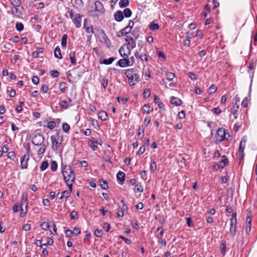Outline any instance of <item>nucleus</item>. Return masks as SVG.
Segmentation results:
<instances>
[{
    "label": "nucleus",
    "instance_id": "2",
    "mask_svg": "<svg viewBox=\"0 0 257 257\" xmlns=\"http://www.w3.org/2000/svg\"><path fill=\"white\" fill-rule=\"evenodd\" d=\"M61 169L65 181L69 180L70 177H72V180H74L75 173L70 166L67 165L61 162Z\"/></svg>",
    "mask_w": 257,
    "mask_h": 257
},
{
    "label": "nucleus",
    "instance_id": "53",
    "mask_svg": "<svg viewBox=\"0 0 257 257\" xmlns=\"http://www.w3.org/2000/svg\"><path fill=\"white\" fill-rule=\"evenodd\" d=\"M139 29L137 28H135L134 30L133 31L132 34L133 35L134 37H135V39H137L139 37Z\"/></svg>",
    "mask_w": 257,
    "mask_h": 257
},
{
    "label": "nucleus",
    "instance_id": "31",
    "mask_svg": "<svg viewBox=\"0 0 257 257\" xmlns=\"http://www.w3.org/2000/svg\"><path fill=\"white\" fill-rule=\"evenodd\" d=\"M150 169L151 172L152 173H154L156 171L157 169V166L156 162L154 160L151 161L150 163Z\"/></svg>",
    "mask_w": 257,
    "mask_h": 257
},
{
    "label": "nucleus",
    "instance_id": "34",
    "mask_svg": "<svg viewBox=\"0 0 257 257\" xmlns=\"http://www.w3.org/2000/svg\"><path fill=\"white\" fill-rule=\"evenodd\" d=\"M60 106L65 109H67L69 106H71L72 105H70L69 102L66 100H62L59 103Z\"/></svg>",
    "mask_w": 257,
    "mask_h": 257
},
{
    "label": "nucleus",
    "instance_id": "3",
    "mask_svg": "<svg viewBox=\"0 0 257 257\" xmlns=\"http://www.w3.org/2000/svg\"><path fill=\"white\" fill-rule=\"evenodd\" d=\"M96 34H95V36H100V42L104 43L108 47L111 45V42L106 35L104 31L102 29L96 28Z\"/></svg>",
    "mask_w": 257,
    "mask_h": 257
},
{
    "label": "nucleus",
    "instance_id": "39",
    "mask_svg": "<svg viewBox=\"0 0 257 257\" xmlns=\"http://www.w3.org/2000/svg\"><path fill=\"white\" fill-rule=\"evenodd\" d=\"M51 170L53 172H55L57 170V163L55 161H51L50 164Z\"/></svg>",
    "mask_w": 257,
    "mask_h": 257
},
{
    "label": "nucleus",
    "instance_id": "60",
    "mask_svg": "<svg viewBox=\"0 0 257 257\" xmlns=\"http://www.w3.org/2000/svg\"><path fill=\"white\" fill-rule=\"evenodd\" d=\"M66 236L67 237H70L74 235V232L70 229H67L65 231Z\"/></svg>",
    "mask_w": 257,
    "mask_h": 257
},
{
    "label": "nucleus",
    "instance_id": "52",
    "mask_svg": "<svg viewBox=\"0 0 257 257\" xmlns=\"http://www.w3.org/2000/svg\"><path fill=\"white\" fill-rule=\"evenodd\" d=\"M24 147L26 150V153L25 155H29L30 154V146L29 143L24 144Z\"/></svg>",
    "mask_w": 257,
    "mask_h": 257
},
{
    "label": "nucleus",
    "instance_id": "58",
    "mask_svg": "<svg viewBox=\"0 0 257 257\" xmlns=\"http://www.w3.org/2000/svg\"><path fill=\"white\" fill-rule=\"evenodd\" d=\"M119 238L122 239L127 244H131L132 243L131 239L125 238L122 235H119Z\"/></svg>",
    "mask_w": 257,
    "mask_h": 257
},
{
    "label": "nucleus",
    "instance_id": "6",
    "mask_svg": "<svg viewBox=\"0 0 257 257\" xmlns=\"http://www.w3.org/2000/svg\"><path fill=\"white\" fill-rule=\"evenodd\" d=\"M32 144L35 146H39L44 144V138L40 133H37L32 138Z\"/></svg>",
    "mask_w": 257,
    "mask_h": 257
},
{
    "label": "nucleus",
    "instance_id": "50",
    "mask_svg": "<svg viewBox=\"0 0 257 257\" xmlns=\"http://www.w3.org/2000/svg\"><path fill=\"white\" fill-rule=\"evenodd\" d=\"M90 142L91 144L90 145V147H91V148H92V150L94 151L97 150L98 147L96 145L98 143V141H91Z\"/></svg>",
    "mask_w": 257,
    "mask_h": 257
},
{
    "label": "nucleus",
    "instance_id": "38",
    "mask_svg": "<svg viewBox=\"0 0 257 257\" xmlns=\"http://www.w3.org/2000/svg\"><path fill=\"white\" fill-rule=\"evenodd\" d=\"M62 130L66 133H68L70 130V125L67 122H63L62 125Z\"/></svg>",
    "mask_w": 257,
    "mask_h": 257
},
{
    "label": "nucleus",
    "instance_id": "59",
    "mask_svg": "<svg viewBox=\"0 0 257 257\" xmlns=\"http://www.w3.org/2000/svg\"><path fill=\"white\" fill-rule=\"evenodd\" d=\"M49 89L48 86L46 84H44L41 88V91L43 93H46Z\"/></svg>",
    "mask_w": 257,
    "mask_h": 257
},
{
    "label": "nucleus",
    "instance_id": "47",
    "mask_svg": "<svg viewBox=\"0 0 257 257\" xmlns=\"http://www.w3.org/2000/svg\"><path fill=\"white\" fill-rule=\"evenodd\" d=\"M7 157L11 160L14 161L16 158V154L14 151H11L8 153Z\"/></svg>",
    "mask_w": 257,
    "mask_h": 257
},
{
    "label": "nucleus",
    "instance_id": "14",
    "mask_svg": "<svg viewBox=\"0 0 257 257\" xmlns=\"http://www.w3.org/2000/svg\"><path fill=\"white\" fill-rule=\"evenodd\" d=\"M251 219L249 215H248L246 218L245 232L249 234L251 231Z\"/></svg>",
    "mask_w": 257,
    "mask_h": 257
},
{
    "label": "nucleus",
    "instance_id": "18",
    "mask_svg": "<svg viewBox=\"0 0 257 257\" xmlns=\"http://www.w3.org/2000/svg\"><path fill=\"white\" fill-rule=\"evenodd\" d=\"M239 108V105L237 104V102H236L235 105L231 108V112L235 119H237L238 117V111Z\"/></svg>",
    "mask_w": 257,
    "mask_h": 257
},
{
    "label": "nucleus",
    "instance_id": "41",
    "mask_svg": "<svg viewBox=\"0 0 257 257\" xmlns=\"http://www.w3.org/2000/svg\"><path fill=\"white\" fill-rule=\"evenodd\" d=\"M67 36L66 34H64L62 36L61 40V45L63 48H66L67 44Z\"/></svg>",
    "mask_w": 257,
    "mask_h": 257
},
{
    "label": "nucleus",
    "instance_id": "43",
    "mask_svg": "<svg viewBox=\"0 0 257 257\" xmlns=\"http://www.w3.org/2000/svg\"><path fill=\"white\" fill-rule=\"evenodd\" d=\"M143 190V187L141 185V183H138L136 185V188L134 191L137 192H142Z\"/></svg>",
    "mask_w": 257,
    "mask_h": 257
},
{
    "label": "nucleus",
    "instance_id": "15",
    "mask_svg": "<svg viewBox=\"0 0 257 257\" xmlns=\"http://www.w3.org/2000/svg\"><path fill=\"white\" fill-rule=\"evenodd\" d=\"M255 69V65L253 62L250 63L248 66L247 72L249 74H250V85L252 84V79L253 77L254 74V70Z\"/></svg>",
    "mask_w": 257,
    "mask_h": 257
},
{
    "label": "nucleus",
    "instance_id": "32",
    "mask_svg": "<svg viewBox=\"0 0 257 257\" xmlns=\"http://www.w3.org/2000/svg\"><path fill=\"white\" fill-rule=\"evenodd\" d=\"M56 126V123L55 121H50L47 122V124L44 125L45 127H47L50 130H53Z\"/></svg>",
    "mask_w": 257,
    "mask_h": 257
},
{
    "label": "nucleus",
    "instance_id": "37",
    "mask_svg": "<svg viewBox=\"0 0 257 257\" xmlns=\"http://www.w3.org/2000/svg\"><path fill=\"white\" fill-rule=\"evenodd\" d=\"M71 178L72 177H70V178H69V180L65 181L70 190V192H72V190L73 183L74 182V181L72 180Z\"/></svg>",
    "mask_w": 257,
    "mask_h": 257
},
{
    "label": "nucleus",
    "instance_id": "17",
    "mask_svg": "<svg viewBox=\"0 0 257 257\" xmlns=\"http://www.w3.org/2000/svg\"><path fill=\"white\" fill-rule=\"evenodd\" d=\"M114 18L117 22L122 21L124 18L122 12L120 11H117L114 13Z\"/></svg>",
    "mask_w": 257,
    "mask_h": 257
},
{
    "label": "nucleus",
    "instance_id": "54",
    "mask_svg": "<svg viewBox=\"0 0 257 257\" xmlns=\"http://www.w3.org/2000/svg\"><path fill=\"white\" fill-rule=\"evenodd\" d=\"M50 73L51 76L54 78L58 77L59 75V72L56 70H52Z\"/></svg>",
    "mask_w": 257,
    "mask_h": 257
},
{
    "label": "nucleus",
    "instance_id": "40",
    "mask_svg": "<svg viewBox=\"0 0 257 257\" xmlns=\"http://www.w3.org/2000/svg\"><path fill=\"white\" fill-rule=\"evenodd\" d=\"M99 184L103 190H106L108 188L107 182L104 180H100L99 181Z\"/></svg>",
    "mask_w": 257,
    "mask_h": 257
},
{
    "label": "nucleus",
    "instance_id": "57",
    "mask_svg": "<svg viewBox=\"0 0 257 257\" xmlns=\"http://www.w3.org/2000/svg\"><path fill=\"white\" fill-rule=\"evenodd\" d=\"M103 232L102 230L96 229L94 231V234L98 237H100L103 235Z\"/></svg>",
    "mask_w": 257,
    "mask_h": 257
},
{
    "label": "nucleus",
    "instance_id": "1",
    "mask_svg": "<svg viewBox=\"0 0 257 257\" xmlns=\"http://www.w3.org/2000/svg\"><path fill=\"white\" fill-rule=\"evenodd\" d=\"M129 84L132 86L136 84L140 81V76L136 72V70L133 68H130L124 70Z\"/></svg>",
    "mask_w": 257,
    "mask_h": 257
},
{
    "label": "nucleus",
    "instance_id": "23",
    "mask_svg": "<svg viewBox=\"0 0 257 257\" xmlns=\"http://www.w3.org/2000/svg\"><path fill=\"white\" fill-rule=\"evenodd\" d=\"M28 205V199L27 194L25 192H23L22 195V201L20 203L21 206L24 205Z\"/></svg>",
    "mask_w": 257,
    "mask_h": 257
},
{
    "label": "nucleus",
    "instance_id": "13",
    "mask_svg": "<svg viewBox=\"0 0 257 257\" xmlns=\"http://www.w3.org/2000/svg\"><path fill=\"white\" fill-rule=\"evenodd\" d=\"M94 5L95 12H98L101 14L104 13L105 9L100 2L96 1L94 3Z\"/></svg>",
    "mask_w": 257,
    "mask_h": 257
},
{
    "label": "nucleus",
    "instance_id": "48",
    "mask_svg": "<svg viewBox=\"0 0 257 257\" xmlns=\"http://www.w3.org/2000/svg\"><path fill=\"white\" fill-rule=\"evenodd\" d=\"M11 2L13 6L20 7L22 4L21 0H11Z\"/></svg>",
    "mask_w": 257,
    "mask_h": 257
},
{
    "label": "nucleus",
    "instance_id": "61",
    "mask_svg": "<svg viewBox=\"0 0 257 257\" xmlns=\"http://www.w3.org/2000/svg\"><path fill=\"white\" fill-rule=\"evenodd\" d=\"M108 80L106 78H103L101 81V85L104 87L105 89L108 85Z\"/></svg>",
    "mask_w": 257,
    "mask_h": 257
},
{
    "label": "nucleus",
    "instance_id": "30",
    "mask_svg": "<svg viewBox=\"0 0 257 257\" xmlns=\"http://www.w3.org/2000/svg\"><path fill=\"white\" fill-rule=\"evenodd\" d=\"M38 146H40V148L38 150L37 153L39 155H41L44 153L47 147V145L44 143L41 145H39Z\"/></svg>",
    "mask_w": 257,
    "mask_h": 257
},
{
    "label": "nucleus",
    "instance_id": "46",
    "mask_svg": "<svg viewBox=\"0 0 257 257\" xmlns=\"http://www.w3.org/2000/svg\"><path fill=\"white\" fill-rule=\"evenodd\" d=\"M40 226L42 229L47 230L50 226V224L48 222H43L40 224Z\"/></svg>",
    "mask_w": 257,
    "mask_h": 257
},
{
    "label": "nucleus",
    "instance_id": "64",
    "mask_svg": "<svg viewBox=\"0 0 257 257\" xmlns=\"http://www.w3.org/2000/svg\"><path fill=\"white\" fill-rule=\"evenodd\" d=\"M248 99L247 97H245L241 103V105L242 106L244 107H247L248 106Z\"/></svg>",
    "mask_w": 257,
    "mask_h": 257
},
{
    "label": "nucleus",
    "instance_id": "8",
    "mask_svg": "<svg viewBox=\"0 0 257 257\" xmlns=\"http://www.w3.org/2000/svg\"><path fill=\"white\" fill-rule=\"evenodd\" d=\"M120 55L122 57H128L131 54V50L128 46L122 45L118 50Z\"/></svg>",
    "mask_w": 257,
    "mask_h": 257
},
{
    "label": "nucleus",
    "instance_id": "4",
    "mask_svg": "<svg viewBox=\"0 0 257 257\" xmlns=\"http://www.w3.org/2000/svg\"><path fill=\"white\" fill-rule=\"evenodd\" d=\"M236 215V212H233L230 219L229 232L232 237H234L236 234V226L237 223Z\"/></svg>",
    "mask_w": 257,
    "mask_h": 257
},
{
    "label": "nucleus",
    "instance_id": "5",
    "mask_svg": "<svg viewBox=\"0 0 257 257\" xmlns=\"http://www.w3.org/2000/svg\"><path fill=\"white\" fill-rule=\"evenodd\" d=\"M247 141L246 137L243 136L240 142L238 152L236 153V155L238 158V159L240 161L242 160L244 156V150L245 148V144Z\"/></svg>",
    "mask_w": 257,
    "mask_h": 257
},
{
    "label": "nucleus",
    "instance_id": "11",
    "mask_svg": "<svg viewBox=\"0 0 257 257\" xmlns=\"http://www.w3.org/2000/svg\"><path fill=\"white\" fill-rule=\"evenodd\" d=\"M123 59H119L116 65L121 68L131 66V64L129 61L128 57H123Z\"/></svg>",
    "mask_w": 257,
    "mask_h": 257
},
{
    "label": "nucleus",
    "instance_id": "51",
    "mask_svg": "<svg viewBox=\"0 0 257 257\" xmlns=\"http://www.w3.org/2000/svg\"><path fill=\"white\" fill-rule=\"evenodd\" d=\"M151 94V91L148 88H146L143 93L144 98H148L149 97Z\"/></svg>",
    "mask_w": 257,
    "mask_h": 257
},
{
    "label": "nucleus",
    "instance_id": "9",
    "mask_svg": "<svg viewBox=\"0 0 257 257\" xmlns=\"http://www.w3.org/2000/svg\"><path fill=\"white\" fill-rule=\"evenodd\" d=\"M30 159V155H24L21 158V168L22 169H27L28 167V162Z\"/></svg>",
    "mask_w": 257,
    "mask_h": 257
},
{
    "label": "nucleus",
    "instance_id": "16",
    "mask_svg": "<svg viewBox=\"0 0 257 257\" xmlns=\"http://www.w3.org/2000/svg\"><path fill=\"white\" fill-rule=\"evenodd\" d=\"M83 27L86 30V32L87 34H95L94 31L93 26V25H90L88 26L87 24V20L85 19L84 21Z\"/></svg>",
    "mask_w": 257,
    "mask_h": 257
},
{
    "label": "nucleus",
    "instance_id": "63",
    "mask_svg": "<svg viewBox=\"0 0 257 257\" xmlns=\"http://www.w3.org/2000/svg\"><path fill=\"white\" fill-rule=\"evenodd\" d=\"M67 77L68 81L70 83H73L74 82V80H73V77L71 73H68L67 74Z\"/></svg>",
    "mask_w": 257,
    "mask_h": 257
},
{
    "label": "nucleus",
    "instance_id": "55",
    "mask_svg": "<svg viewBox=\"0 0 257 257\" xmlns=\"http://www.w3.org/2000/svg\"><path fill=\"white\" fill-rule=\"evenodd\" d=\"M121 203H122V205L120 206L119 207L121 208L122 211H127L128 210L127 205L124 203V200H121Z\"/></svg>",
    "mask_w": 257,
    "mask_h": 257
},
{
    "label": "nucleus",
    "instance_id": "21",
    "mask_svg": "<svg viewBox=\"0 0 257 257\" xmlns=\"http://www.w3.org/2000/svg\"><path fill=\"white\" fill-rule=\"evenodd\" d=\"M19 7H20L13 6L11 8L12 14L13 16L18 17L21 14V12L19 9Z\"/></svg>",
    "mask_w": 257,
    "mask_h": 257
},
{
    "label": "nucleus",
    "instance_id": "25",
    "mask_svg": "<svg viewBox=\"0 0 257 257\" xmlns=\"http://www.w3.org/2000/svg\"><path fill=\"white\" fill-rule=\"evenodd\" d=\"M107 114L106 111L101 110L98 114V118L102 120H105L107 119Z\"/></svg>",
    "mask_w": 257,
    "mask_h": 257
},
{
    "label": "nucleus",
    "instance_id": "28",
    "mask_svg": "<svg viewBox=\"0 0 257 257\" xmlns=\"http://www.w3.org/2000/svg\"><path fill=\"white\" fill-rule=\"evenodd\" d=\"M115 60V58L113 57H110L108 59H103L102 61H100L101 64H103L106 65H110Z\"/></svg>",
    "mask_w": 257,
    "mask_h": 257
},
{
    "label": "nucleus",
    "instance_id": "62",
    "mask_svg": "<svg viewBox=\"0 0 257 257\" xmlns=\"http://www.w3.org/2000/svg\"><path fill=\"white\" fill-rule=\"evenodd\" d=\"M128 44V46L130 49H133L136 47V41L135 40H134L132 41H129V42L127 43Z\"/></svg>",
    "mask_w": 257,
    "mask_h": 257
},
{
    "label": "nucleus",
    "instance_id": "35",
    "mask_svg": "<svg viewBox=\"0 0 257 257\" xmlns=\"http://www.w3.org/2000/svg\"><path fill=\"white\" fill-rule=\"evenodd\" d=\"M129 5L128 0H120L119 2V7L121 8L126 7Z\"/></svg>",
    "mask_w": 257,
    "mask_h": 257
},
{
    "label": "nucleus",
    "instance_id": "33",
    "mask_svg": "<svg viewBox=\"0 0 257 257\" xmlns=\"http://www.w3.org/2000/svg\"><path fill=\"white\" fill-rule=\"evenodd\" d=\"M221 252L223 255H225L226 252V241L225 240H222L221 241Z\"/></svg>",
    "mask_w": 257,
    "mask_h": 257
},
{
    "label": "nucleus",
    "instance_id": "36",
    "mask_svg": "<svg viewBox=\"0 0 257 257\" xmlns=\"http://www.w3.org/2000/svg\"><path fill=\"white\" fill-rule=\"evenodd\" d=\"M125 18H130L132 14V11L129 8H125L123 10V13Z\"/></svg>",
    "mask_w": 257,
    "mask_h": 257
},
{
    "label": "nucleus",
    "instance_id": "19",
    "mask_svg": "<svg viewBox=\"0 0 257 257\" xmlns=\"http://www.w3.org/2000/svg\"><path fill=\"white\" fill-rule=\"evenodd\" d=\"M150 30L152 31H156L159 29L160 26L159 25L156 23V21L154 20L152 21L149 25L148 26Z\"/></svg>",
    "mask_w": 257,
    "mask_h": 257
},
{
    "label": "nucleus",
    "instance_id": "7",
    "mask_svg": "<svg viewBox=\"0 0 257 257\" xmlns=\"http://www.w3.org/2000/svg\"><path fill=\"white\" fill-rule=\"evenodd\" d=\"M62 137H61V138L60 139L59 137H58L57 140L55 136L53 135L51 136V140L52 144V148L54 151H56L58 149V147L62 142Z\"/></svg>",
    "mask_w": 257,
    "mask_h": 257
},
{
    "label": "nucleus",
    "instance_id": "10",
    "mask_svg": "<svg viewBox=\"0 0 257 257\" xmlns=\"http://www.w3.org/2000/svg\"><path fill=\"white\" fill-rule=\"evenodd\" d=\"M225 130L223 128H219L217 131L215 139L216 141L221 142L225 139Z\"/></svg>",
    "mask_w": 257,
    "mask_h": 257
},
{
    "label": "nucleus",
    "instance_id": "26",
    "mask_svg": "<svg viewBox=\"0 0 257 257\" xmlns=\"http://www.w3.org/2000/svg\"><path fill=\"white\" fill-rule=\"evenodd\" d=\"M69 57L71 64L73 65H75L76 64L75 52L71 51L69 53Z\"/></svg>",
    "mask_w": 257,
    "mask_h": 257
},
{
    "label": "nucleus",
    "instance_id": "45",
    "mask_svg": "<svg viewBox=\"0 0 257 257\" xmlns=\"http://www.w3.org/2000/svg\"><path fill=\"white\" fill-rule=\"evenodd\" d=\"M16 30L19 32H21L24 30V25L21 22H17L16 24Z\"/></svg>",
    "mask_w": 257,
    "mask_h": 257
},
{
    "label": "nucleus",
    "instance_id": "22",
    "mask_svg": "<svg viewBox=\"0 0 257 257\" xmlns=\"http://www.w3.org/2000/svg\"><path fill=\"white\" fill-rule=\"evenodd\" d=\"M135 56L136 58H139L142 61H148V57L146 54L142 53L140 55L138 52H136L135 53Z\"/></svg>",
    "mask_w": 257,
    "mask_h": 257
},
{
    "label": "nucleus",
    "instance_id": "29",
    "mask_svg": "<svg viewBox=\"0 0 257 257\" xmlns=\"http://www.w3.org/2000/svg\"><path fill=\"white\" fill-rule=\"evenodd\" d=\"M54 53V56L56 58H58L59 59L62 58V56L61 53V50L59 46H57L55 48Z\"/></svg>",
    "mask_w": 257,
    "mask_h": 257
},
{
    "label": "nucleus",
    "instance_id": "49",
    "mask_svg": "<svg viewBox=\"0 0 257 257\" xmlns=\"http://www.w3.org/2000/svg\"><path fill=\"white\" fill-rule=\"evenodd\" d=\"M48 165L49 164L47 161H43L40 166L41 170L42 171L45 170L48 168Z\"/></svg>",
    "mask_w": 257,
    "mask_h": 257
},
{
    "label": "nucleus",
    "instance_id": "27",
    "mask_svg": "<svg viewBox=\"0 0 257 257\" xmlns=\"http://www.w3.org/2000/svg\"><path fill=\"white\" fill-rule=\"evenodd\" d=\"M222 160L220 162V165L221 168H224L228 164V159L225 155L222 156Z\"/></svg>",
    "mask_w": 257,
    "mask_h": 257
},
{
    "label": "nucleus",
    "instance_id": "20",
    "mask_svg": "<svg viewBox=\"0 0 257 257\" xmlns=\"http://www.w3.org/2000/svg\"><path fill=\"white\" fill-rule=\"evenodd\" d=\"M170 103L176 106H179L181 104L182 101L180 98L178 97L172 96L170 100Z\"/></svg>",
    "mask_w": 257,
    "mask_h": 257
},
{
    "label": "nucleus",
    "instance_id": "24",
    "mask_svg": "<svg viewBox=\"0 0 257 257\" xmlns=\"http://www.w3.org/2000/svg\"><path fill=\"white\" fill-rule=\"evenodd\" d=\"M117 180L118 181L123 182L125 180V174L122 171H119L116 175Z\"/></svg>",
    "mask_w": 257,
    "mask_h": 257
},
{
    "label": "nucleus",
    "instance_id": "12",
    "mask_svg": "<svg viewBox=\"0 0 257 257\" xmlns=\"http://www.w3.org/2000/svg\"><path fill=\"white\" fill-rule=\"evenodd\" d=\"M81 18L82 16L80 14H76L75 15V18L72 20L74 24L77 28H80L81 26Z\"/></svg>",
    "mask_w": 257,
    "mask_h": 257
},
{
    "label": "nucleus",
    "instance_id": "56",
    "mask_svg": "<svg viewBox=\"0 0 257 257\" xmlns=\"http://www.w3.org/2000/svg\"><path fill=\"white\" fill-rule=\"evenodd\" d=\"M175 74L173 73H172V72H167L166 73V77H167V79L170 81V80H172V79H174V78L175 77Z\"/></svg>",
    "mask_w": 257,
    "mask_h": 257
},
{
    "label": "nucleus",
    "instance_id": "44",
    "mask_svg": "<svg viewBox=\"0 0 257 257\" xmlns=\"http://www.w3.org/2000/svg\"><path fill=\"white\" fill-rule=\"evenodd\" d=\"M67 88V84L66 82H62L59 83V88L62 92H64Z\"/></svg>",
    "mask_w": 257,
    "mask_h": 257
},
{
    "label": "nucleus",
    "instance_id": "42",
    "mask_svg": "<svg viewBox=\"0 0 257 257\" xmlns=\"http://www.w3.org/2000/svg\"><path fill=\"white\" fill-rule=\"evenodd\" d=\"M216 87L215 86V85L212 84L208 88V92L209 94L211 95L214 93L216 91Z\"/></svg>",
    "mask_w": 257,
    "mask_h": 257
}]
</instances>
